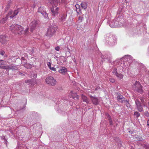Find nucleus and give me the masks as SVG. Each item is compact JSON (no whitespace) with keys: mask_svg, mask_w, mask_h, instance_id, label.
Here are the masks:
<instances>
[{"mask_svg":"<svg viewBox=\"0 0 149 149\" xmlns=\"http://www.w3.org/2000/svg\"><path fill=\"white\" fill-rule=\"evenodd\" d=\"M9 28L13 33L16 34H22L24 33L25 35H26L28 33L29 28H26L24 31L23 27L17 24H13L10 26Z\"/></svg>","mask_w":149,"mask_h":149,"instance_id":"1","label":"nucleus"},{"mask_svg":"<svg viewBox=\"0 0 149 149\" xmlns=\"http://www.w3.org/2000/svg\"><path fill=\"white\" fill-rule=\"evenodd\" d=\"M106 40L108 44L113 45L116 43V38L114 36L108 34L106 38Z\"/></svg>","mask_w":149,"mask_h":149,"instance_id":"2","label":"nucleus"},{"mask_svg":"<svg viewBox=\"0 0 149 149\" xmlns=\"http://www.w3.org/2000/svg\"><path fill=\"white\" fill-rule=\"evenodd\" d=\"M120 17H116L111 20L109 22L110 26L112 28L118 27L120 25L121 22H119Z\"/></svg>","mask_w":149,"mask_h":149,"instance_id":"3","label":"nucleus"},{"mask_svg":"<svg viewBox=\"0 0 149 149\" xmlns=\"http://www.w3.org/2000/svg\"><path fill=\"white\" fill-rule=\"evenodd\" d=\"M134 86L135 91L141 94L143 93L144 91L143 89V86L139 82L136 81L134 84Z\"/></svg>","mask_w":149,"mask_h":149,"instance_id":"4","label":"nucleus"},{"mask_svg":"<svg viewBox=\"0 0 149 149\" xmlns=\"http://www.w3.org/2000/svg\"><path fill=\"white\" fill-rule=\"evenodd\" d=\"M56 30L55 27L53 26H50L47 31L46 34V36L49 37H52L54 34Z\"/></svg>","mask_w":149,"mask_h":149,"instance_id":"5","label":"nucleus"},{"mask_svg":"<svg viewBox=\"0 0 149 149\" xmlns=\"http://www.w3.org/2000/svg\"><path fill=\"white\" fill-rule=\"evenodd\" d=\"M46 82L52 86H54L56 84V81L55 79L52 76H48L46 78Z\"/></svg>","mask_w":149,"mask_h":149,"instance_id":"6","label":"nucleus"},{"mask_svg":"<svg viewBox=\"0 0 149 149\" xmlns=\"http://www.w3.org/2000/svg\"><path fill=\"white\" fill-rule=\"evenodd\" d=\"M38 12L41 14L45 19L48 18V14L46 13L45 8L43 7L39 8Z\"/></svg>","mask_w":149,"mask_h":149,"instance_id":"7","label":"nucleus"},{"mask_svg":"<svg viewBox=\"0 0 149 149\" xmlns=\"http://www.w3.org/2000/svg\"><path fill=\"white\" fill-rule=\"evenodd\" d=\"M135 103L136 105V108L137 109V110L139 112H141L143 111V109L142 107V105L138 99H136L135 100Z\"/></svg>","mask_w":149,"mask_h":149,"instance_id":"8","label":"nucleus"},{"mask_svg":"<svg viewBox=\"0 0 149 149\" xmlns=\"http://www.w3.org/2000/svg\"><path fill=\"white\" fill-rule=\"evenodd\" d=\"M37 24V21L36 20H33L31 22L30 24V30L31 32H32L35 29Z\"/></svg>","mask_w":149,"mask_h":149,"instance_id":"9","label":"nucleus"},{"mask_svg":"<svg viewBox=\"0 0 149 149\" xmlns=\"http://www.w3.org/2000/svg\"><path fill=\"white\" fill-rule=\"evenodd\" d=\"M59 8L57 7H53L51 9V13L53 16L57 15L58 13Z\"/></svg>","mask_w":149,"mask_h":149,"instance_id":"10","label":"nucleus"},{"mask_svg":"<svg viewBox=\"0 0 149 149\" xmlns=\"http://www.w3.org/2000/svg\"><path fill=\"white\" fill-rule=\"evenodd\" d=\"M90 97L93 104L95 105H97L99 104V99L97 97H93L91 95L90 96Z\"/></svg>","mask_w":149,"mask_h":149,"instance_id":"11","label":"nucleus"},{"mask_svg":"<svg viewBox=\"0 0 149 149\" xmlns=\"http://www.w3.org/2000/svg\"><path fill=\"white\" fill-rule=\"evenodd\" d=\"M112 73L113 74L115 75L118 78L120 79H123V75L118 73L117 70V69L114 68L112 71Z\"/></svg>","mask_w":149,"mask_h":149,"instance_id":"12","label":"nucleus"},{"mask_svg":"<svg viewBox=\"0 0 149 149\" xmlns=\"http://www.w3.org/2000/svg\"><path fill=\"white\" fill-rule=\"evenodd\" d=\"M49 2L53 7H57L59 3V0H49Z\"/></svg>","mask_w":149,"mask_h":149,"instance_id":"13","label":"nucleus"},{"mask_svg":"<svg viewBox=\"0 0 149 149\" xmlns=\"http://www.w3.org/2000/svg\"><path fill=\"white\" fill-rule=\"evenodd\" d=\"M19 11L17 10H15L14 12L12 10H10L8 13V15H10V17L11 18H13L15 16H16L18 13Z\"/></svg>","mask_w":149,"mask_h":149,"instance_id":"14","label":"nucleus"},{"mask_svg":"<svg viewBox=\"0 0 149 149\" xmlns=\"http://www.w3.org/2000/svg\"><path fill=\"white\" fill-rule=\"evenodd\" d=\"M8 38L6 37L5 35L0 36V42L2 44H4L6 41L8 40Z\"/></svg>","mask_w":149,"mask_h":149,"instance_id":"15","label":"nucleus"},{"mask_svg":"<svg viewBox=\"0 0 149 149\" xmlns=\"http://www.w3.org/2000/svg\"><path fill=\"white\" fill-rule=\"evenodd\" d=\"M67 17V15L65 13H63L61 14L60 19L61 22H63L65 21Z\"/></svg>","mask_w":149,"mask_h":149,"instance_id":"16","label":"nucleus"},{"mask_svg":"<svg viewBox=\"0 0 149 149\" xmlns=\"http://www.w3.org/2000/svg\"><path fill=\"white\" fill-rule=\"evenodd\" d=\"M101 57L103 61H108L110 59V57L107 55H103L101 54Z\"/></svg>","mask_w":149,"mask_h":149,"instance_id":"17","label":"nucleus"},{"mask_svg":"<svg viewBox=\"0 0 149 149\" xmlns=\"http://www.w3.org/2000/svg\"><path fill=\"white\" fill-rule=\"evenodd\" d=\"M82 100L84 102H85L86 104L89 103V100L85 96L82 95L81 96Z\"/></svg>","mask_w":149,"mask_h":149,"instance_id":"18","label":"nucleus"},{"mask_svg":"<svg viewBox=\"0 0 149 149\" xmlns=\"http://www.w3.org/2000/svg\"><path fill=\"white\" fill-rule=\"evenodd\" d=\"M67 70L66 68L65 67H62L58 70L59 73L63 74H65L67 72Z\"/></svg>","mask_w":149,"mask_h":149,"instance_id":"19","label":"nucleus"},{"mask_svg":"<svg viewBox=\"0 0 149 149\" xmlns=\"http://www.w3.org/2000/svg\"><path fill=\"white\" fill-rule=\"evenodd\" d=\"M124 58L126 59L127 61H128L129 63H130L132 61V57L130 55H125L124 56Z\"/></svg>","mask_w":149,"mask_h":149,"instance_id":"20","label":"nucleus"},{"mask_svg":"<svg viewBox=\"0 0 149 149\" xmlns=\"http://www.w3.org/2000/svg\"><path fill=\"white\" fill-rule=\"evenodd\" d=\"M8 69L12 70H17L18 69L17 66L15 65H8Z\"/></svg>","mask_w":149,"mask_h":149,"instance_id":"21","label":"nucleus"},{"mask_svg":"<svg viewBox=\"0 0 149 149\" xmlns=\"http://www.w3.org/2000/svg\"><path fill=\"white\" fill-rule=\"evenodd\" d=\"M117 99L119 101L123 103L125 99L122 95H118L117 97Z\"/></svg>","mask_w":149,"mask_h":149,"instance_id":"22","label":"nucleus"},{"mask_svg":"<svg viewBox=\"0 0 149 149\" xmlns=\"http://www.w3.org/2000/svg\"><path fill=\"white\" fill-rule=\"evenodd\" d=\"M71 95L73 98H76L77 99H78L79 98V97L77 95V94L75 93H73V92L72 91H71Z\"/></svg>","mask_w":149,"mask_h":149,"instance_id":"23","label":"nucleus"},{"mask_svg":"<svg viewBox=\"0 0 149 149\" xmlns=\"http://www.w3.org/2000/svg\"><path fill=\"white\" fill-rule=\"evenodd\" d=\"M81 5L82 8L86 9L87 8V4L86 2H83L81 3Z\"/></svg>","mask_w":149,"mask_h":149,"instance_id":"24","label":"nucleus"},{"mask_svg":"<svg viewBox=\"0 0 149 149\" xmlns=\"http://www.w3.org/2000/svg\"><path fill=\"white\" fill-rule=\"evenodd\" d=\"M140 99L141 101V102L142 103V104H143V105L144 107L146 106V104L144 102V101L145 100V99L143 97H140Z\"/></svg>","mask_w":149,"mask_h":149,"instance_id":"25","label":"nucleus"},{"mask_svg":"<svg viewBox=\"0 0 149 149\" xmlns=\"http://www.w3.org/2000/svg\"><path fill=\"white\" fill-rule=\"evenodd\" d=\"M60 61L62 63L65 62L66 61L65 58L63 56H61L60 57Z\"/></svg>","mask_w":149,"mask_h":149,"instance_id":"26","label":"nucleus"},{"mask_svg":"<svg viewBox=\"0 0 149 149\" xmlns=\"http://www.w3.org/2000/svg\"><path fill=\"white\" fill-rule=\"evenodd\" d=\"M123 103L125 104L127 107H130V105L126 99H125Z\"/></svg>","mask_w":149,"mask_h":149,"instance_id":"27","label":"nucleus"},{"mask_svg":"<svg viewBox=\"0 0 149 149\" xmlns=\"http://www.w3.org/2000/svg\"><path fill=\"white\" fill-rule=\"evenodd\" d=\"M24 66L28 69H30L31 68V65L29 64H24Z\"/></svg>","mask_w":149,"mask_h":149,"instance_id":"28","label":"nucleus"},{"mask_svg":"<svg viewBox=\"0 0 149 149\" xmlns=\"http://www.w3.org/2000/svg\"><path fill=\"white\" fill-rule=\"evenodd\" d=\"M8 18V17L7 16L4 18H3L0 21L1 23L3 24L7 20Z\"/></svg>","mask_w":149,"mask_h":149,"instance_id":"29","label":"nucleus"},{"mask_svg":"<svg viewBox=\"0 0 149 149\" xmlns=\"http://www.w3.org/2000/svg\"><path fill=\"white\" fill-rule=\"evenodd\" d=\"M76 11L78 15H79L81 14L82 13L81 11V10L80 8L77 9H76Z\"/></svg>","mask_w":149,"mask_h":149,"instance_id":"30","label":"nucleus"},{"mask_svg":"<svg viewBox=\"0 0 149 149\" xmlns=\"http://www.w3.org/2000/svg\"><path fill=\"white\" fill-rule=\"evenodd\" d=\"M8 65H7L6 66H5L0 65V68L8 70Z\"/></svg>","mask_w":149,"mask_h":149,"instance_id":"31","label":"nucleus"},{"mask_svg":"<svg viewBox=\"0 0 149 149\" xmlns=\"http://www.w3.org/2000/svg\"><path fill=\"white\" fill-rule=\"evenodd\" d=\"M134 115L137 118L139 116L140 114L138 112L135 111L134 113Z\"/></svg>","mask_w":149,"mask_h":149,"instance_id":"32","label":"nucleus"},{"mask_svg":"<svg viewBox=\"0 0 149 149\" xmlns=\"http://www.w3.org/2000/svg\"><path fill=\"white\" fill-rule=\"evenodd\" d=\"M108 119L109 120V122L110 125H112L113 124V122L112 121V120H111V118L110 116H109V115H108V116H107Z\"/></svg>","mask_w":149,"mask_h":149,"instance_id":"33","label":"nucleus"},{"mask_svg":"<svg viewBox=\"0 0 149 149\" xmlns=\"http://www.w3.org/2000/svg\"><path fill=\"white\" fill-rule=\"evenodd\" d=\"M1 139L2 140H4L5 141L6 144H7V139L5 138V136H2L1 137Z\"/></svg>","mask_w":149,"mask_h":149,"instance_id":"34","label":"nucleus"},{"mask_svg":"<svg viewBox=\"0 0 149 149\" xmlns=\"http://www.w3.org/2000/svg\"><path fill=\"white\" fill-rule=\"evenodd\" d=\"M115 140L117 142V143H119L118 145H119V144L120 145H121V141L120 140V139H118V138H115Z\"/></svg>","mask_w":149,"mask_h":149,"instance_id":"35","label":"nucleus"},{"mask_svg":"<svg viewBox=\"0 0 149 149\" xmlns=\"http://www.w3.org/2000/svg\"><path fill=\"white\" fill-rule=\"evenodd\" d=\"M83 20V17L82 16H79L78 18V21L79 22H81Z\"/></svg>","mask_w":149,"mask_h":149,"instance_id":"36","label":"nucleus"},{"mask_svg":"<svg viewBox=\"0 0 149 149\" xmlns=\"http://www.w3.org/2000/svg\"><path fill=\"white\" fill-rule=\"evenodd\" d=\"M144 115L147 117H149V113L148 111H146L144 113Z\"/></svg>","mask_w":149,"mask_h":149,"instance_id":"37","label":"nucleus"},{"mask_svg":"<svg viewBox=\"0 0 149 149\" xmlns=\"http://www.w3.org/2000/svg\"><path fill=\"white\" fill-rule=\"evenodd\" d=\"M109 80H110V81L112 83H113L115 81V79H114L112 78H110L109 79Z\"/></svg>","mask_w":149,"mask_h":149,"instance_id":"38","label":"nucleus"},{"mask_svg":"<svg viewBox=\"0 0 149 149\" xmlns=\"http://www.w3.org/2000/svg\"><path fill=\"white\" fill-rule=\"evenodd\" d=\"M143 147L145 149H149V145H144Z\"/></svg>","mask_w":149,"mask_h":149,"instance_id":"39","label":"nucleus"},{"mask_svg":"<svg viewBox=\"0 0 149 149\" xmlns=\"http://www.w3.org/2000/svg\"><path fill=\"white\" fill-rule=\"evenodd\" d=\"M75 7L76 8V9H77L80 8V5L78 4H76L75 5Z\"/></svg>","mask_w":149,"mask_h":149,"instance_id":"40","label":"nucleus"},{"mask_svg":"<svg viewBox=\"0 0 149 149\" xmlns=\"http://www.w3.org/2000/svg\"><path fill=\"white\" fill-rule=\"evenodd\" d=\"M55 49L56 51H59L60 49V47L57 46L55 48Z\"/></svg>","mask_w":149,"mask_h":149,"instance_id":"41","label":"nucleus"},{"mask_svg":"<svg viewBox=\"0 0 149 149\" xmlns=\"http://www.w3.org/2000/svg\"><path fill=\"white\" fill-rule=\"evenodd\" d=\"M50 69L53 70V71H56V68H55L53 67H51V68H50Z\"/></svg>","mask_w":149,"mask_h":149,"instance_id":"42","label":"nucleus"},{"mask_svg":"<svg viewBox=\"0 0 149 149\" xmlns=\"http://www.w3.org/2000/svg\"><path fill=\"white\" fill-rule=\"evenodd\" d=\"M47 65L48 66V67H49V68H51V63L50 62H48L47 64Z\"/></svg>","mask_w":149,"mask_h":149,"instance_id":"43","label":"nucleus"},{"mask_svg":"<svg viewBox=\"0 0 149 149\" xmlns=\"http://www.w3.org/2000/svg\"><path fill=\"white\" fill-rule=\"evenodd\" d=\"M118 63V61H115L113 62V63L114 65H116L117 63Z\"/></svg>","mask_w":149,"mask_h":149,"instance_id":"44","label":"nucleus"},{"mask_svg":"<svg viewBox=\"0 0 149 149\" xmlns=\"http://www.w3.org/2000/svg\"><path fill=\"white\" fill-rule=\"evenodd\" d=\"M0 54L1 55H2L3 56L4 54V52H3H3H0Z\"/></svg>","mask_w":149,"mask_h":149,"instance_id":"45","label":"nucleus"},{"mask_svg":"<svg viewBox=\"0 0 149 149\" xmlns=\"http://www.w3.org/2000/svg\"><path fill=\"white\" fill-rule=\"evenodd\" d=\"M37 77V75L36 74H34L33 78H36Z\"/></svg>","mask_w":149,"mask_h":149,"instance_id":"46","label":"nucleus"},{"mask_svg":"<svg viewBox=\"0 0 149 149\" xmlns=\"http://www.w3.org/2000/svg\"><path fill=\"white\" fill-rule=\"evenodd\" d=\"M10 6V5H9V4H8V5L7 6L6 8H9Z\"/></svg>","mask_w":149,"mask_h":149,"instance_id":"47","label":"nucleus"},{"mask_svg":"<svg viewBox=\"0 0 149 149\" xmlns=\"http://www.w3.org/2000/svg\"><path fill=\"white\" fill-rule=\"evenodd\" d=\"M147 125L149 126V119L147 121Z\"/></svg>","mask_w":149,"mask_h":149,"instance_id":"48","label":"nucleus"},{"mask_svg":"<svg viewBox=\"0 0 149 149\" xmlns=\"http://www.w3.org/2000/svg\"><path fill=\"white\" fill-rule=\"evenodd\" d=\"M35 5L34 4H33V5L32 6V8L33 9L35 8Z\"/></svg>","mask_w":149,"mask_h":149,"instance_id":"49","label":"nucleus"},{"mask_svg":"<svg viewBox=\"0 0 149 149\" xmlns=\"http://www.w3.org/2000/svg\"><path fill=\"white\" fill-rule=\"evenodd\" d=\"M34 52V51H33V49H32V51H31V54H32Z\"/></svg>","mask_w":149,"mask_h":149,"instance_id":"50","label":"nucleus"},{"mask_svg":"<svg viewBox=\"0 0 149 149\" xmlns=\"http://www.w3.org/2000/svg\"><path fill=\"white\" fill-rule=\"evenodd\" d=\"M67 48L68 49V52H70V49H69V48L68 47H67Z\"/></svg>","mask_w":149,"mask_h":149,"instance_id":"51","label":"nucleus"},{"mask_svg":"<svg viewBox=\"0 0 149 149\" xmlns=\"http://www.w3.org/2000/svg\"><path fill=\"white\" fill-rule=\"evenodd\" d=\"M65 0H61V2L62 3H64L65 2Z\"/></svg>","mask_w":149,"mask_h":149,"instance_id":"52","label":"nucleus"},{"mask_svg":"<svg viewBox=\"0 0 149 149\" xmlns=\"http://www.w3.org/2000/svg\"><path fill=\"white\" fill-rule=\"evenodd\" d=\"M21 59L22 60H24V57H22L21 58Z\"/></svg>","mask_w":149,"mask_h":149,"instance_id":"53","label":"nucleus"},{"mask_svg":"<svg viewBox=\"0 0 149 149\" xmlns=\"http://www.w3.org/2000/svg\"><path fill=\"white\" fill-rule=\"evenodd\" d=\"M29 80H26L25 81V82H28V81H29Z\"/></svg>","mask_w":149,"mask_h":149,"instance_id":"54","label":"nucleus"},{"mask_svg":"<svg viewBox=\"0 0 149 149\" xmlns=\"http://www.w3.org/2000/svg\"><path fill=\"white\" fill-rule=\"evenodd\" d=\"M125 0V1L126 3H127V0Z\"/></svg>","mask_w":149,"mask_h":149,"instance_id":"55","label":"nucleus"},{"mask_svg":"<svg viewBox=\"0 0 149 149\" xmlns=\"http://www.w3.org/2000/svg\"><path fill=\"white\" fill-rule=\"evenodd\" d=\"M148 108H149V102L148 103Z\"/></svg>","mask_w":149,"mask_h":149,"instance_id":"56","label":"nucleus"},{"mask_svg":"<svg viewBox=\"0 0 149 149\" xmlns=\"http://www.w3.org/2000/svg\"><path fill=\"white\" fill-rule=\"evenodd\" d=\"M97 89H98L97 88H95V90H97Z\"/></svg>","mask_w":149,"mask_h":149,"instance_id":"57","label":"nucleus"},{"mask_svg":"<svg viewBox=\"0 0 149 149\" xmlns=\"http://www.w3.org/2000/svg\"><path fill=\"white\" fill-rule=\"evenodd\" d=\"M3 61L2 60H0V62L1 61Z\"/></svg>","mask_w":149,"mask_h":149,"instance_id":"58","label":"nucleus"},{"mask_svg":"<svg viewBox=\"0 0 149 149\" xmlns=\"http://www.w3.org/2000/svg\"><path fill=\"white\" fill-rule=\"evenodd\" d=\"M141 138L139 139V140H141Z\"/></svg>","mask_w":149,"mask_h":149,"instance_id":"59","label":"nucleus"}]
</instances>
